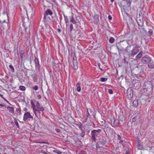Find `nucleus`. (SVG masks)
I'll return each mask as SVG.
<instances>
[{
  "mask_svg": "<svg viewBox=\"0 0 154 154\" xmlns=\"http://www.w3.org/2000/svg\"><path fill=\"white\" fill-rule=\"evenodd\" d=\"M131 45H129L127 47L126 51L129 56L133 57L139 51L138 48L139 47L137 45L135 47H133L132 48H131Z\"/></svg>",
  "mask_w": 154,
  "mask_h": 154,
  "instance_id": "nucleus-1",
  "label": "nucleus"
},
{
  "mask_svg": "<svg viewBox=\"0 0 154 154\" xmlns=\"http://www.w3.org/2000/svg\"><path fill=\"white\" fill-rule=\"evenodd\" d=\"M35 102L36 103V104L33 110L35 116L37 117H38V116H40L41 112H42L44 111L45 109L44 107L40 104L38 101H35Z\"/></svg>",
  "mask_w": 154,
  "mask_h": 154,
  "instance_id": "nucleus-2",
  "label": "nucleus"
},
{
  "mask_svg": "<svg viewBox=\"0 0 154 154\" xmlns=\"http://www.w3.org/2000/svg\"><path fill=\"white\" fill-rule=\"evenodd\" d=\"M138 98L139 101H140V103L143 104L146 101L150 102V98L149 96L143 94H140L138 96Z\"/></svg>",
  "mask_w": 154,
  "mask_h": 154,
  "instance_id": "nucleus-3",
  "label": "nucleus"
},
{
  "mask_svg": "<svg viewBox=\"0 0 154 154\" xmlns=\"http://www.w3.org/2000/svg\"><path fill=\"white\" fill-rule=\"evenodd\" d=\"M100 129L93 130L91 132V139L94 141H96V138L101 131Z\"/></svg>",
  "mask_w": 154,
  "mask_h": 154,
  "instance_id": "nucleus-4",
  "label": "nucleus"
},
{
  "mask_svg": "<svg viewBox=\"0 0 154 154\" xmlns=\"http://www.w3.org/2000/svg\"><path fill=\"white\" fill-rule=\"evenodd\" d=\"M23 25L25 28V32L27 33H29L30 32V28L32 26L30 22L28 21L26 22L23 21Z\"/></svg>",
  "mask_w": 154,
  "mask_h": 154,
  "instance_id": "nucleus-5",
  "label": "nucleus"
},
{
  "mask_svg": "<svg viewBox=\"0 0 154 154\" xmlns=\"http://www.w3.org/2000/svg\"><path fill=\"white\" fill-rule=\"evenodd\" d=\"M28 120L29 121H32L33 120V117L30 114L29 112H26L25 113L23 117V120L25 121L26 120Z\"/></svg>",
  "mask_w": 154,
  "mask_h": 154,
  "instance_id": "nucleus-6",
  "label": "nucleus"
},
{
  "mask_svg": "<svg viewBox=\"0 0 154 154\" xmlns=\"http://www.w3.org/2000/svg\"><path fill=\"white\" fill-rule=\"evenodd\" d=\"M143 88L152 89V84L151 81H145L143 85Z\"/></svg>",
  "mask_w": 154,
  "mask_h": 154,
  "instance_id": "nucleus-7",
  "label": "nucleus"
},
{
  "mask_svg": "<svg viewBox=\"0 0 154 154\" xmlns=\"http://www.w3.org/2000/svg\"><path fill=\"white\" fill-rule=\"evenodd\" d=\"M152 58L148 55H146L142 57L141 61L143 64H147L151 61Z\"/></svg>",
  "mask_w": 154,
  "mask_h": 154,
  "instance_id": "nucleus-8",
  "label": "nucleus"
},
{
  "mask_svg": "<svg viewBox=\"0 0 154 154\" xmlns=\"http://www.w3.org/2000/svg\"><path fill=\"white\" fill-rule=\"evenodd\" d=\"M34 62L35 63V67L36 69L40 70V66L39 64V60L35 56Z\"/></svg>",
  "mask_w": 154,
  "mask_h": 154,
  "instance_id": "nucleus-9",
  "label": "nucleus"
},
{
  "mask_svg": "<svg viewBox=\"0 0 154 154\" xmlns=\"http://www.w3.org/2000/svg\"><path fill=\"white\" fill-rule=\"evenodd\" d=\"M152 89H146L143 88V94L148 96L152 94Z\"/></svg>",
  "mask_w": 154,
  "mask_h": 154,
  "instance_id": "nucleus-10",
  "label": "nucleus"
},
{
  "mask_svg": "<svg viewBox=\"0 0 154 154\" xmlns=\"http://www.w3.org/2000/svg\"><path fill=\"white\" fill-rule=\"evenodd\" d=\"M98 142L99 144L102 147L103 146H105V144L106 143V140L102 138L100 139Z\"/></svg>",
  "mask_w": 154,
  "mask_h": 154,
  "instance_id": "nucleus-11",
  "label": "nucleus"
},
{
  "mask_svg": "<svg viewBox=\"0 0 154 154\" xmlns=\"http://www.w3.org/2000/svg\"><path fill=\"white\" fill-rule=\"evenodd\" d=\"M140 86V84L139 82H136L133 85V88L135 90H138Z\"/></svg>",
  "mask_w": 154,
  "mask_h": 154,
  "instance_id": "nucleus-12",
  "label": "nucleus"
},
{
  "mask_svg": "<svg viewBox=\"0 0 154 154\" xmlns=\"http://www.w3.org/2000/svg\"><path fill=\"white\" fill-rule=\"evenodd\" d=\"M120 124L119 120L118 119H114L113 122V125H112L113 127H115L119 125Z\"/></svg>",
  "mask_w": 154,
  "mask_h": 154,
  "instance_id": "nucleus-13",
  "label": "nucleus"
},
{
  "mask_svg": "<svg viewBox=\"0 0 154 154\" xmlns=\"http://www.w3.org/2000/svg\"><path fill=\"white\" fill-rule=\"evenodd\" d=\"M99 16L97 14L95 15L94 16V22L95 24L98 23L99 21Z\"/></svg>",
  "mask_w": 154,
  "mask_h": 154,
  "instance_id": "nucleus-14",
  "label": "nucleus"
},
{
  "mask_svg": "<svg viewBox=\"0 0 154 154\" xmlns=\"http://www.w3.org/2000/svg\"><path fill=\"white\" fill-rule=\"evenodd\" d=\"M33 80L34 82H37L38 79V76L36 73H33L31 75Z\"/></svg>",
  "mask_w": 154,
  "mask_h": 154,
  "instance_id": "nucleus-15",
  "label": "nucleus"
},
{
  "mask_svg": "<svg viewBox=\"0 0 154 154\" xmlns=\"http://www.w3.org/2000/svg\"><path fill=\"white\" fill-rule=\"evenodd\" d=\"M120 45L122 46V48H126L127 46V42L126 40H123L122 41H120Z\"/></svg>",
  "mask_w": 154,
  "mask_h": 154,
  "instance_id": "nucleus-16",
  "label": "nucleus"
},
{
  "mask_svg": "<svg viewBox=\"0 0 154 154\" xmlns=\"http://www.w3.org/2000/svg\"><path fill=\"white\" fill-rule=\"evenodd\" d=\"M90 116V114L89 113L88 111H87V113L86 114L85 117L83 118V123L86 122L88 119V118Z\"/></svg>",
  "mask_w": 154,
  "mask_h": 154,
  "instance_id": "nucleus-17",
  "label": "nucleus"
},
{
  "mask_svg": "<svg viewBox=\"0 0 154 154\" xmlns=\"http://www.w3.org/2000/svg\"><path fill=\"white\" fill-rule=\"evenodd\" d=\"M45 14L47 16L48 15H52L53 14V12L50 9H47L45 12Z\"/></svg>",
  "mask_w": 154,
  "mask_h": 154,
  "instance_id": "nucleus-18",
  "label": "nucleus"
},
{
  "mask_svg": "<svg viewBox=\"0 0 154 154\" xmlns=\"http://www.w3.org/2000/svg\"><path fill=\"white\" fill-rule=\"evenodd\" d=\"M70 22H71L72 23L74 24H76L77 22L75 20L73 16H71L69 17Z\"/></svg>",
  "mask_w": 154,
  "mask_h": 154,
  "instance_id": "nucleus-19",
  "label": "nucleus"
},
{
  "mask_svg": "<svg viewBox=\"0 0 154 154\" xmlns=\"http://www.w3.org/2000/svg\"><path fill=\"white\" fill-rule=\"evenodd\" d=\"M7 109L10 112L12 113H14V107H13L8 106L7 107Z\"/></svg>",
  "mask_w": 154,
  "mask_h": 154,
  "instance_id": "nucleus-20",
  "label": "nucleus"
},
{
  "mask_svg": "<svg viewBox=\"0 0 154 154\" xmlns=\"http://www.w3.org/2000/svg\"><path fill=\"white\" fill-rule=\"evenodd\" d=\"M133 106L135 107H137L138 105V101L137 100H135L133 102Z\"/></svg>",
  "mask_w": 154,
  "mask_h": 154,
  "instance_id": "nucleus-21",
  "label": "nucleus"
},
{
  "mask_svg": "<svg viewBox=\"0 0 154 154\" xmlns=\"http://www.w3.org/2000/svg\"><path fill=\"white\" fill-rule=\"evenodd\" d=\"M80 85L81 83L79 82H78L76 85L77 90L78 92H80L81 91V88L80 87Z\"/></svg>",
  "mask_w": 154,
  "mask_h": 154,
  "instance_id": "nucleus-22",
  "label": "nucleus"
},
{
  "mask_svg": "<svg viewBox=\"0 0 154 154\" xmlns=\"http://www.w3.org/2000/svg\"><path fill=\"white\" fill-rule=\"evenodd\" d=\"M127 3V5L128 7H131V4L132 2V0H125Z\"/></svg>",
  "mask_w": 154,
  "mask_h": 154,
  "instance_id": "nucleus-23",
  "label": "nucleus"
},
{
  "mask_svg": "<svg viewBox=\"0 0 154 154\" xmlns=\"http://www.w3.org/2000/svg\"><path fill=\"white\" fill-rule=\"evenodd\" d=\"M143 54V52L140 51V53L137 54L136 57V59H140L142 56Z\"/></svg>",
  "mask_w": 154,
  "mask_h": 154,
  "instance_id": "nucleus-24",
  "label": "nucleus"
},
{
  "mask_svg": "<svg viewBox=\"0 0 154 154\" xmlns=\"http://www.w3.org/2000/svg\"><path fill=\"white\" fill-rule=\"evenodd\" d=\"M73 68L75 69H77L78 68V63L77 61L76 62H73Z\"/></svg>",
  "mask_w": 154,
  "mask_h": 154,
  "instance_id": "nucleus-25",
  "label": "nucleus"
},
{
  "mask_svg": "<svg viewBox=\"0 0 154 154\" xmlns=\"http://www.w3.org/2000/svg\"><path fill=\"white\" fill-rule=\"evenodd\" d=\"M123 62L125 66H127L128 65V61L127 60V59H126V58L125 57H124Z\"/></svg>",
  "mask_w": 154,
  "mask_h": 154,
  "instance_id": "nucleus-26",
  "label": "nucleus"
},
{
  "mask_svg": "<svg viewBox=\"0 0 154 154\" xmlns=\"http://www.w3.org/2000/svg\"><path fill=\"white\" fill-rule=\"evenodd\" d=\"M116 46L117 48V49L118 50V51L119 52L120 50L121 49V48H122V47L121 45H120V42L117 44Z\"/></svg>",
  "mask_w": 154,
  "mask_h": 154,
  "instance_id": "nucleus-27",
  "label": "nucleus"
},
{
  "mask_svg": "<svg viewBox=\"0 0 154 154\" xmlns=\"http://www.w3.org/2000/svg\"><path fill=\"white\" fill-rule=\"evenodd\" d=\"M14 52L15 54H17V55H19L17 47L15 46L14 47Z\"/></svg>",
  "mask_w": 154,
  "mask_h": 154,
  "instance_id": "nucleus-28",
  "label": "nucleus"
},
{
  "mask_svg": "<svg viewBox=\"0 0 154 154\" xmlns=\"http://www.w3.org/2000/svg\"><path fill=\"white\" fill-rule=\"evenodd\" d=\"M14 121L17 127L19 129H20V126L18 124V122H17L16 120V118L14 119Z\"/></svg>",
  "mask_w": 154,
  "mask_h": 154,
  "instance_id": "nucleus-29",
  "label": "nucleus"
},
{
  "mask_svg": "<svg viewBox=\"0 0 154 154\" xmlns=\"http://www.w3.org/2000/svg\"><path fill=\"white\" fill-rule=\"evenodd\" d=\"M80 134V135L82 137H83L85 135V132L84 130H82Z\"/></svg>",
  "mask_w": 154,
  "mask_h": 154,
  "instance_id": "nucleus-30",
  "label": "nucleus"
},
{
  "mask_svg": "<svg viewBox=\"0 0 154 154\" xmlns=\"http://www.w3.org/2000/svg\"><path fill=\"white\" fill-rule=\"evenodd\" d=\"M148 67L150 69H154V63H149L148 64Z\"/></svg>",
  "mask_w": 154,
  "mask_h": 154,
  "instance_id": "nucleus-31",
  "label": "nucleus"
},
{
  "mask_svg": "<svg viewBox=\"0 0 154 154\" xmlns=\"http://www.w3.org/2000/svg\"><path fill=\"white\" fill-rule=\"evenodd\" d=\"M137 146L140 149H143V146L141 143H138L137 145Z\"/></svg>",
  "mask_w": 154,
  "mask_h": 154,
  "instance_id": "nucleus-32",
  "label": "nucleus"
},
{
  "mask_svg": "<svg viewBox=\"0 0 154 154\" xmlns=\"http://www.w3.org/2000/svg\"><path fill=\"white\" fill-rule=\"evenodd\" d=\"M73 29V25L72 24H70L69 25V30L71 33Z\"/></svg>",
  "mask_w": 154,
  "mask_h": 154,
  "instance_id": "nucleus-33",
  "label": "nucleus"
},
{
  "mask_svg": "<svg viewBox=\"0 0 154 154\" xmlns=\"http://www.w3.org/2000/svg\"><path fill=\"white\" fill-rule=\"evenodd\" d=\"M153 30L151 29H150L148 31V33L149 34V35L151 36H152L153 34Z\"/></svg>",
  "mask_w": 154,
  "mask_h": 154,
  "instance_id": "nucleus-34",
  "label": "nucleus"
},
{
  "mask_svg": "<svg viewBox=\"0 0 154 154\" xmlns=\"http://www.w3.org/2000/svg\"><path fill=\"white\" fill-rule=\"evenodd\" d=\"M129 92H128V94H129V95L128 94V95H129V97L131 98L133 96V92L132 91H130V93H129Z\"/></svg>",
  "mask_w": 154,
  "mask_h": 154,
  "instance_id": "nucleus-35",
  "label": "nucleus"
},
{
  "mask_svg": "<svg viewBox=\"0 0 154 154\" xmlns=\"http://www.w3.org/2000/svg\"><path fill=\"white\" fill-rule=\"evenodd\" d=\"M114 41L115 39L112 37L110 38L109 40V42L111 43H113L114 42Z\"/></svg>",
  "mask_w": 154,
  "mask_h": 154,
  "instance_id": "nucleus-36",
  "label": "nucleus"
},
{
  "mask_svg": "<svg viewBox=\"0 0 154 154\" xmlns=\"http://www.w3.org/2000/svg\"><path fill=\"white\" fill-rule=\"evenodd\" d=\"M53 152H54L57 153V154H61L62 152L58 150L55 149L53 150Z\"/></svg>",
  "mask_w": 154,
  "mask_h": 154,
  "instance_id": "nucleus-37",
  "label": "nucleus"
},
{
  "mask_svg": "<svg viewBox=\"0 0 154 154\" xmlns=\"http://www.w3.org/2000/svg\"><path fill=\"white\" fill-rule=\"evenodd\" d=\"M64 17V20L65 22H69L68 17L67 16H66L65 14H63Z\"/></svg>",
  "mask_w": 154,
  "mask_h": 154,
  "instance_id": "nucleus-38",
  "label": "nucleus"
},
{
  "mask_svg": "<svg viewBox=\"0 0 154 154\" xmlns=\"http://www.w3.org/2000/svg\"><path fill=\"white\" fill-rule=\"evenodd\" d=\"M9 67L11 69L12 72H14L15 70L14 68L12 65H10L9 66Z\"/></svg>",
  "mask_w": 154,
  "mask_h": 154,
  "instance_id": "nucleus-39",
  "label": "nucleus"
},
{
  "mask_svg": "<svg viewBox=\"0 0 154 154\" xmlns=\"http://www.w3.org/2000/svg\"><path fill=\"white\" fill-rule=\"evenodd\" d=\"M76 125L80 129L81 131L82 130H83L82 128V125L81 122H80V124H77Z\"/></svg>",
  "mask_w": 154,
  "mask_h": 154,
  "instance_id": "nucleus-40",
  "label": "nucleus"
},
{
  "mask_svg": "<svg viewBox=\"0 0 154 154\" xmlns=\"http://www.w3.org/2000/svg\"><path fill=\"white\" fill-rule=\"evenodd\" d=\"M20 89L21 90L24 91L26 90V88L23 86H21L19 87Z\"/></svg>",
  "mask_w": 154,
  "mask_h": 154,
  "instance_id": "nucleus-41",
  "label": "nucleus"
},
{
  "mask_svg": "<svg viewBox=\"0 0 154 154\" xmlns=\"http://www.w3.org/2000/svg\"><path fill=\"white\" fill-rule=\"evenodd\" d=\"M107 78H104L102 77L100 79V80L102 82H105L107 80Z\"/></svg>",
  "mask_w": 154,
  "mask_h": 154,
  "instance_id": "nucleus-42",
  "label": "nucleus"
},
{
  "mask_svg": "<svg viewBox=\"0 0 154 154\" xmlns=\"http://www.w3.org/2000/svg\"><path fill=\"white\" fill-rule=\"evenodd\" d=\"M25 51H22L20 52V57L22 59L23 58V56L24 54Z\"/></svg>",
  "mask_w": 154,
  "mask_h": 154,
  "instance_id": "nucleus-43",
  "label": "nucleus"
},
{
  "mask_svg": "<svg viewBox=\"0 0 154 154\" xmlns=\"http://www.w3.org/2000/svg\"><path fill=\"white\" fill-rule=\"evenodd\" d=\"M137 116H135L134 117H133L132 119V122H135L137 119Z\"/></svg>",
  "mask_w": 154,
  "mask_h": 154,
  "instance_id": "nucleus-44",
  "label": "nucleus"
},
{
  "mask_svg": "<svg viewBox=\"0 0 154 154\" xmlns=\"http://www.w3.org/2000/svg\"><path fill=\"white\" fill-rule=\"evenodd\" d=\"M31 103L32 106V109H33V108H34L35 106V104L34 102H33V101L32 100H31Z\"/></svg>",
  "mask_w": 154,
  "mask_h": 154,
  "instance_id": "nucleus-45",
  "label": "nucleus"
},
{
  "mask_svg": "<svg viewBox=\"0 0 154 154\" xmlns=\"http://www.w3.org/2000/svg\"><path fill=\"white\" fill-rule=\"evenodd\" d=\"M76 57L75 55L74 56H73L72 57V62H77Z\"/></svg>",
  "mask_w": 154,
  "mask_h": 154,
  "instance_id": "nucleus-46",
  "label": "nucleus"
},
{
  "mask_svg": "<svg viewBox=\"0 0 154 154\" xmlns=\"http://www.w3.org/2000/svg\"><path fill=\"white\" fill-rule=\"evenodd\" d=\"M108 92L110 94H112L113 92V90L110 89L108 90Z\"/></svg>",
  "mask_w": 154,
  "mask_h": 154,
  "instance_id": "nucleus-47",
  "label": "nucleus"
},
{
  "mask_svg": "<svg viewBox=\"0 0 154 154\" xmlns=\"http://www.w3.org/2000/svg\"><path fill=\"white\" fill-rule=\"evenodd\" d=\"M124 48H121V49L119 51H121L122 52V51L124 52L125 51H126L127 47H126V48L125 49Z\"/></svg>",
  "mask_w": 154,
  "mask_h": 154,
  "instance_id": "nucleus-48",
  "label": "nucleus"
},
{
  "mask_svg": "<svg viewBox=\"0 0 154 154\" xmlns=\"http://www.w3.org/2000/svg\"><path fill=\"white\" fill-rule=\"evenodd\" d=\"M32 89L35 91L37 90L38 89V86L35 85L34 87L32 88Z\"/></svg>",
  "mask_w": 154,
  "mask_h": 154,
  "instance_id": "nucleus-49",
  "label": "nucleus"
},
{
  "mask_svg": "<svg viewBox=\"0 0 154 154\" xmlns=\"http://www.w3.org/2000/svg\"><path fill=\"white\" fill-rule=\"evenodd\" d=\"M148 147L149 148V150L150 151H151L152 149H154V147H153V146H152L151 147L149 146Z\"/></svg>",
  "mask_w": 154,
  "mask_h": 154,
  "instance_id": "nucleus-50",
  "label": "nucleus"
},
{
  "mask_svg": "<svg viewBox=\"0 0 154 154\" xmlns=\"http://www.w3.org/2000/svg\"><path fill=\"white\" fill-rule=\"evenodd\" d=\"M60 17L59 18V19L60 20V22H59V23L60 24H61V20H62V15L61 14L60 15Z\"/></svg>",
  "mask_w": 154,
  "mask_h": 154,
  "instance_id": "nucleus-51",
  "label": "nucleus"
},
{
  "mask_svg": "<svg viewBox=\"0 0 154 154\" xmlns=\"http://www.w3.org/2000/svg\"><path fill=\"white\" fill-rule=\"evenodd\" d=\"M55 130L57 133H60L61 131L60 129L58 128H56Z\"/></svg>",
  "mask_w": 154,
  "mask_h": 154,
  "instance_id": "nucleus-52",
  "label": "nucleus"
},
{
  "mask_svg": "<svg viewBox=\"0 0 154 154\" xmlns=\"http://www.w3.org/2000/svg\"><path fill=\"white\" fill-rule=\"evenodd\" d=\"M47 16V15H46L45 14H44V18H43V19H44L43 20L44 21H46V17Z\"/></svg>",
  "mask_w": 154,
  "mask_h": 154,
  "instance_id": "nucleus-53",
  "label": "nucleus"
},
{
  "mask_svg": "<svg viewBox=\"0 0 154 154\" xmlns=\"http://www.w3.org/2000/svg\"><path fill=\"white\" fill-rule=\"evenodd\" d=\"M106 129L107 130H108L109 131H112L113 130V129H112L111 128L109 127H107L106 128Z\"/></svg>",
  "mask_w": 154,
  "mask_h": 154,
  "instance_id": "nucleus-54",
  "label": "nucleus"
},
{
  "mask_svg": "<svg viewBox=\"0 0 154 154\" xmlns=\"http://www.w3.org/2000/svg\"><path fill=\"white\" fill-rule=\"evenodd\" d=\"M21 109H16V111L18 113H20L21 112Z\"/></svg>",
  "mask_w": 154,
  "mask_h": 154,
  "instance_id": "nucleus-55",
  "label": "nucleus"
},
{
  "mask_svg": "<svg viewBox=\"0 0 154 154\" xmlns=\"http://www.w3.org/2000/svg\"><path fill=\"white\" fill-rule=\"evenodd\" d=\"M96 147L99 146V147H101V146L99 144L98 142L96 144Z\"/></svg>",
  "mask_w": 154,
  "mask_h": 154,
  "instance_id": "nucleus-56",
  "label": "nucleus"
},
{
  "mask_svg": "<svg viewBox=\"0 0 154 154\" xmlns=\"http://www.w3.org/2000/svg\"><path fill=\"white\" fill-rule=\"evenodd\" d=\"M98 66H99V67L100 70H101V71H103V69L102 68L100 67V63H98Z\"/></svg>",
  "mask_w": 154,
  "mask_h": 154,
  "instance_id": "nucleus-57",
  "label": "nucleus"
},
{
  "mask_svg": "<svg viewBox=\"0 0 154 154\" xmlns=\"http://www.w3.org/2000/svg\"><path fill=\"white\" fill-rule=\"evenodd\" d=\"M108 18L109 20H111L112 19V17L110 15H109Z\"/></svg>",
  "mask_w": 154,
  "mask_h": 154,
  "instance_id": "nucleus-58",
  "label": "nucleus"
},
{
  "mask_svg": "<svg viewBox=\"0 0 154 154\" xmlns=\"http://www.w3.org/2000/svg\"><path fill=\"white\" fill-rule=\"evenodd\" d=\"M37 97L39 99H40L42 97L40 94H38L37 95Z\"/></svg>",
  "mask_w": 154,
  "mask_h": 154,
  "instance_id": "nucleus-59",
  "label": "nucleus"
},
{
  "mask_svg": "<svg viewBox=\"0 0 154 154\" xmlns=\"http://www.w3.org/2000/svg\"><path fill=\"white\" fill-rule=\"evenodd\" d=\"M57 31L59 33H60L61 32V30L60 29H57Z\"/></svg>",
  "mask_w": 154,
  "mask_h": 154,
  "instance_id": "nucleus-60",
  "label": "nucleus"
},
{
  "mask_svg": "<svg viewBox=\"0 0 154 154\" xmlns=\"http://www.w3.org/2000/svg\"><path fill=\"white\" fill-rule=\"evenodd\" d=\"M121 137L119 135H118V140H120L121 139Z\"/></svg>",
  "mask_w": 154,
  "mask_h": 154,
  "instance_id": "nucleus-61",
  "label": "nucleus"
},
{
  "mask_svg": "<svg viewBox=\"0 0 154 154\" xmlns=\"http://www.w3.org/2000/svg\"><path fill=\"white\" fill-rule=\"evenodd\" d=\"M0 22H1V23H6V20H4L2 21H0Z\"/></svg>",
  "mask_w": 154,
  "mask_h": 154,
  "instance_id": "nucleus-62",
  "label": "nucleus"
},
{
  "mask_svg": "<svg viewBox=\"0 0 154 154\" xmlns=\"http://www.w3.org/2000/svg\"><path fill=\"white\" fill-rule=\"evenodd\" d=\"M0 106H1L2 107V106H5V107H6V106H5V105H4L2 104H1L0 103Z\"/></svg>",
  "mask_w": 154,
  "mask_h": 154,
  "instance_id": "nucleus-63",
  "label": "nucleus"
},
{
  "mask_svg": "<svg viewBox=\"0 0 154 154\" xmlns=\"http://www.w3.org/2000/svg\"><path fill=\"white\" fill-rule=\"evenodd\" d=\"M130 41V40H129L126 41V42H127V44H129V43Z\"/></svg>",
  "mask_w": 154,
  "mask_h": 154,
  "instance_id": "nucleus-64",
  "label": "nucleus"
}]
</instances>
